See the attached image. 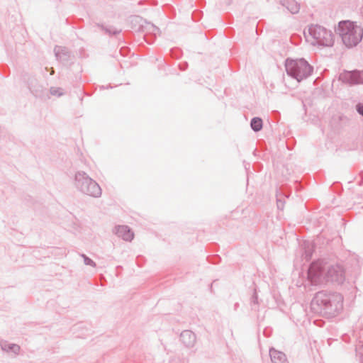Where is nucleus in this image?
<instances>
[{"mask_svg":"<svg viewBox=\"0 0 363 363\" xmlns=\"http://www.w3.org/2000/svg\"><path fill=\"white\" fill-rule=\"evenodd\" d=\"M172 56L176 57H179L178 52L174 53L173 50H172Z\"/></svg>","mask_w":363,"mask_h":363,"instance_id":"cd10ccee","label":"nucleus"},{"mask_svg":"<svg viewBox=\"0 0 363 363\" xmlns=\"http://www.w3.org/2000/svg\"><path fill=\"white\" fill-rule=\"evenodd\" d=\"M308 277L315 282H321L323 280L342 284L345 280V271L340 264H333L325 269L321 264L312 262L308 270Z\"/></svg>","mask_w":363,"mask_h":363,"instance_id":"f03ea898","label":"nucleus"},{"mask_svg":"<svg viewBox=\"0 0 363 363\" xmlns=\"http://www.w3.org/2000/svg\"><path fill=\"white\" fill-rule=\"evenodd\" d=\"M357 112L363 117V104L358 103L355 106Z\"/></svg>","mask_w":363,"mask_h":363,"instance_id":"5701e85b","label":"nucleus"},{"mask_svg":"<svg viewBox=\"0 0 363 363\" xmlns=\"http://www.w3.org/2000/svg\"><path fill=\"white\" fill-rule=\"evenodd\" d=\"M130 28L136 32L144 33L146 30L149 31L159 30V28L154 24L147 22L141 16L133 15L129 17Z\"/></svg>","mask_w":363,"mask_h":363,"instance_id":"1a4fd4ad","label":"nucleus"},{"mask_svg":"<svg viewBox=\"0 0 363 363\" xmlns=\"http://www.w3.org/2000/svg\"><path fill=\"white\" fill-rule=\"evenodd\" d=\"M82 257L84 258V264L91 266V267L96 266V263L91 258L87 257L86 255L82 254Z\"/></svg>","mask_w":363,"mask_h":363,"instance_id":"412c9836","label":"nucleus"},{"mask_svg":"<svg viewBox=\"0 0 363 363\" xmlns=\"http://www.w3.org/2000/svg\"><path fill=\"white\" fill-rule=\"evenodd\" d=\"M335 31L347 48L356 47L363 38V28L350 21H340Z\"/></svg>","mask_w":363,"mask_h":363,"instance_id":"7ed1b4c3","label":"nucleus"},{"mask_svg":"<svg viewBox=\"0 0 363 363\" xmlns=\"http://www.w3.org/2000/svg\"><path fill=\"white\" fill-rule=\"evenodd\" d=\"M311 311L326 318L337 315L343 308V296L337 292L320 291L311 302Z\"/></svg>","mask_w":363,"mask_h":363,"instance_id":"f257e3e1","label":"nucleus"},{"mask_svg":"<svg viewBox=\"0 0 363 363\" xmlns=\"http://www.w3.org/2000/svg\"><path fill=\"white\" fill-rule=\"evenodd\" d=\"M285 67L287 74L298 82L308 78L313 72V67L303 58L286 59Z\"/></svg>","mask_w":363,"mask_h":363,"instance_id":"39448f33","label":"nucleus"},{"mask_svg":"<svg viewBox=\"0 0 363 363\" xmlns=\"http://www.w3.org/2000/svg\"><path fill=\"white\" fill-rule=\"evenodd\" d=\"M129 52L130 49L127 47H123L120 49V53L123 56L127 55Z\"/></svg>","mask_w":363,"mask_h":363,"instance_id":"393cba45","label":"nucleus"},{"mask_svg":"<svg viewBox=\"0 0 363 363\" xmlns=\"http://www.w3.org/2000/svg\"><path fill=\"white\" fill-rule=\"evenodd\" d=\"M200 14H201L200 12H194L192 15V18H193L194 21H199V19L200 18Z\"/></svg>","mask_w":363,"mask_h":363,"instance_id":"a878e982","label":"nucleus"},{"mask_svg":"<svg viewBox=\"0 0 363 363\" xmlns=\"http://www.w3.org/2000/svg\"><path fill=\"white\" fill-rule=\"evenodd\" d=\"M114 233L125 241H131L134 238V233L127 225L116 226Z\"/></svg>","mask_w":363,"mask_h":363,"instance_id":"f8f14e48","label":"nucleus"},{"mask_svg":"<svg viewBox=\"0 0 363 363\" xmlns=\"http://www.w3.org/2000/svg\"><path fill=\"white\" fill-rule=\"evenodd\" d=\"M279 1L293 14L298 13L300 10V4L296 0H279Z\"/></svg>","mask_w":363,"mask_h":363,"instance_id":"4468645a","label":"nucleus"},{"mask_svg":"<svg viewBox=\"0 0 363 363\" xmlns=\"http://www.w3.org/2000/svg\"><path fill=\"white\" fill-rule=\"evenodd\" d=\"M74 185L77 190L88 196L99 198L101 195L100 186L84 172L79 171L75 174Z\"/></svg>","mask_w":363,"mask_h":363,"instance_id":"423d86ee","label":"nucleus"},{"mask_svg":"<svg viewBox=\"0 0 363 363\" xmlns=\"http://www.w3.org/2000/svg\"><path fill=\"white\" fill-rule=\"evenodd\" d=\"M50 94L57 96H61L63 95L62 89L59 87H51L50 89Z\"/></svg>","mask_w":363,"mask_h":363,"instance_id":"aec40b11","label":"nucleus"},{"mask_svg":"<svg viewBox=\"0 0 363 363\" xmlns=\"http://www.w3.org/2000/svg\"><path fill=\"white\" fill-rule=\"evenodd\" d=\"M338 79L349 86L363 84V70H343L339 74Z\"/></svg>","mask_w":363,"mask_h":363,"instance_id":"6e6552de","label":"nucleus"},{"mask_svg":"<svg viewBox=\"0 0 363 363\" xmlns=\"http://www.w3.org/2000/svg\"><path fill=\"white\" fill-rule=\"evenodd\" d=\"M269 356L272 363H289L286 354L274 347L269 349Z\"/></svg>","mask_w":363,"mask_h":363,"instance_id":"ddd939ff","label":"nucleus"},{"mask_svg":"<svg viewBox=\"0 0 363 363\" xmlns=\"http://www.w3.org/2000/svg\"><path fill=\"white\" fill-rule=\"evenodd\" d=\"M306 257H307V259H311V253H310V254H306Z\"/></svg>","mask_w":363,"mask_h":363,"instance_id":"c85d7f7f","label":"nucleus"},{"mask_svg":"<svg viewBox=\"0 0 363 363\" xmlns=\"http://www.w3.org/2000/svg\"><path fill=\"white\" fill-rule=\"evenodd\" d=\"M187 67H188V63L187 62H183V63H181L179 65V68L182 71L186 70Z\"/></svg>","mask_w":363,"mask_h":363,"instance_id":"bb28decb","label":"nucleus"},{"mask_svg":"<svg viewBox=\"0 0 363 363\" xmlns=\"http://www.w3.org/2000/svg\"><path fill=\"white\" fill-rule=\"evenodd\" d=\"M102 28L105 30V32L109 35H116L121 33V29H117L113 26L109 27H104L102 26Z\"/></svg>","mask_w":363,"mask_h":363,"instance_id":"6ab92c4d","label":"nucleus"},{"mask_svg":"<svg viewBox=\"0 0 363 363\" xmlns=\"http://www.w3.org/2000/svg\"><path fill=\"white\" fill-rule=\"evenodd\" d=\"M54 52L57 60L64 65L71 64L72 57L71 52L67 48L57 45L54 48Z\"/></svg>","mask_w":363,"mask_h":363,"instance_id":"9d476101","label":"nucleus"},{"mask_svg":"<svg viewBox=\"0 0 363 363\" xmlns=\"http://www.w3.org/2000/svg\"><path fill=\"white\" fill-rule=\"evenodd\" d=\"M250 127L255 132H258L263 127V121L259 117H254L251 119Z\"/></svg>","mask_w":363,"mask_h":363,"instance_id":"dca6fc26","label":"nucleus"},{"mask_svg":"<svg viewBox=\"0 0 363 363\" xmlns=\"http://www.w3.org/2000/svg\"><path fill=\"white\" fill-rule=\"evenodd\" d=\"M156 31L157 30L149 31L146 30L144 32L145 33L144 35V40H145L146 43H147L148 44H152L154 43V41L156 39Z\"/></svg>","mask_w":363,"mask_h":363,"instance_id":"f3484780","label":"nucleus"},{"mask_svg":"<svg viewBox=\"0 0 363 363\" xmlns=\"http://www.w3.org/2000/svg\"><path fill=\"white\" fill-rule=\"evenodd\" d=\"M277 205L278 209L282 210L284 206V201H283L280 198H277Z\"/></svg>","mask_w":363,"mask_h":363,"instance_id":"b1692460","label":"nucleus"},{"mask_svg":"<svg viewBox=\"0 0 363 363\" xmlns=\"http://www.w3.org/2000/svg\"><path fill=\"white\" fill-rule=\"evenodd\" d=\"M208 261L211 264H218L220 261V257L218 255H213L211 257H208Z\"/></svg>","mask_w":363,"mask_h":363,"instance_id":"4be33fe9","label":"nucleus"},{"mask_svg":"<svg viewBox=\"0 0 363 363\" xmlns=\"http://www.w3.org/2000/svg\"><path fill=\"white\" fill-rule=\"evenodd\" d=\"M1 347L4 351L11 352H13L14 354H18L21 350L19 345L13 343H9L7 341L1 342Z\"/></svg>","mask_w":363,"mask_h":363,"instance_id":"2eb2a0df","label":"nucleus"},{"mask_svg":"<svg viewBox=\"0 0 363 363\" xmlns=\"http://www.w3.org/2000/svg\"><path fill=\"white\" fill-rule=\"evenodd\" d=\"M250 305L252 310L257 311L258 308V295L256 289H254V292L250 298Z\"/></svg>","mask_w":363,"mask_h":363,"instance_id":"a211bd4d","label":"nucleus"},{"mask_svg":"<svg viewBox=\"0 0 363 363\" xmlns=\"http://www.w3.org/2000/svg\"><path fill=\"white\" fill-rule=\"evenodd\" d=\"M180 340L186 347H193L196 343V335L189 330H185L180 334Z\"/></svg>","mask_w":363,"mask_h":363,"instance_id":"9b49d317","label":"nucleus"},{"mask_svg":"<svg viewBox=\"0 0 363 363\" xmlns=\"http://www.w3.org/2000/svg\"><path fill=\"white\" fill-rule=\"evenodd\" d=\"M303 34L308 40L312 38L311 44L323 47H332L334 44V35L331 30L318 24H311L304 29Z\"/></svg>","mask_w":363,"mask_h":363,"instance_id":"20e7f679","label":"nucleus"},{"mask_svg":"<svg viewBox=\"0 0 363 363\" xmlns=\"http://www.w3.org/2000/svg\"><path fill=\"white\" fill-rule=\"evenodd\" d=\"M24 80L27 82V86L30 93L35 97L42 100L49 99V91L46 87L40 84L33 76L24 77Z\"/></svg>","mask_w":363,"mask_h":363,"instance_id":"0eeeda50","label":"nucleus"}]
</instances>
